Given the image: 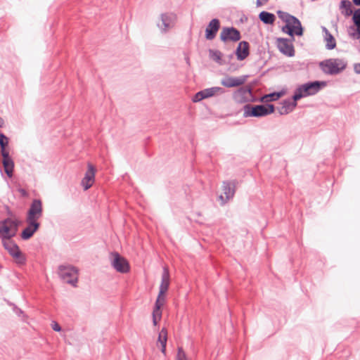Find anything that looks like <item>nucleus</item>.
Here are the masks:
<instances>
[{
    "instance_id": "nucleus-1",
    "label": "nucleus",
    "mask_w": 360,
    "mask_h": 360,
    "mask_svg": "<svg viewBox=\"0 0 360 360\" xmlns=\"http://www.w3.org/2000/svg\"><path fill=\"white\" fill-rule=\"evenodd\" d=\"M278 15L286 23L285 26L283 27L284 32L290 36L302 34L301 23L296 18L282 11H278Z\"/></svg>"
},
{
    "instance_id": "nucleus-2",
    "label": "nucleus",
    "mask_w": 360,
    "mask_h": 360,
    "mask_svg": "<svg viewBox=\"0 0 360 360\" xmlns=\"http://www.w3.org/2000/svg\"><path fill=\"white\" fill-rule=\"evenodd\" d=\"M319 66L325 73L335 75L345 68L346 63L340 58H330L321 62Z\"/></svg>"
},
{
    "instance_id": "nucleus-3",
    "label": "nucleus",
    "mask_w": 360,
    "mask_h": 360,
    "mask_svg": "<svg viewBox=\"0 0 360 360\" xmlns=\"http://www.w3.org/2000/svg\"><path fill=\"white\" fill-rule=\"evenodd\" d=\"M19 222L12 219H6L0 222V237L3 240L11 239L18 231Z\"/></svg>"
},
{
    "instance_id": "nucleus-4",
    "label": "nucleus",
    "mask_w": 360,
    "mask_h": 360,
    "mask_svg": "<svg viewBox=\"0 0 360 360\" xmlns=\"http://www.w3.org/2000/svg\"><path fill=\"white\" fill-rule=\"evenodd\" d=\"M274 107L271 104L269 105H259L255 106H245V117H262L274 112Z\"/></svg>"
},
{
    "instance_id": "nucleus-5",
    "label": "nucleus",
    "mask_w": 360,
    "mask_h": 360,
    "mask_svg": "<svg viewBox=\"0 0 360 360\" xmlns=\"http://www.w3.org/2000/svg\"><path fill=\"white\" fill-rule=\"evenodd\" d=\"M170 283V276L169 269L167 266L163 267L162 276H161V283L159 289V310L160 307L163 306L166 302V292L168 290L169 285Z\"/></svg>"
},
{
    "instance_id": "nucleus-6",
    "label": "nucleus",
    "mask_w": 360,
    "mask_h": 360,
    "mask_svg": "<svg viewBox=\"0 0 360 360\" xmlns=\"http://www.w3.org/2000/svg\"><path fill=\"white\" fill-rule=\"evenodd\" d=\"M59 275L63 280L72 285H75L77 282V270L72 266H60Z\"/></svg>"
},
{
    "instance_id": "nucleus-7",
    "label": "nucleus",
    "mask_w": 360,
    "mask_h": 360,
    "mask_svg": "<svg viewBox=\"0 0 360 360\" xmlns=\"http://www.w3.org/2000/svg\"><path fill=\"white\" fill-rule=\"evenodd\" d=\"M319 89V84L317 82L306 84L300 87L293 96V100L297 101L302 97L313 95Z\"/></svg>"
},
{
    "instance_id": "nucleus-8",
    "label": "nucleus",
    "mask_w": 360,
    "mask_h": 360,
    "mask_svg": "<svg viewBox=\"0 0 360 360\" xmlns=\"http://www.w3.org/2000/svg\"><path fill=\"white\" fill-rule=\"evenodd\" d=\"M3 245L17 263L22 264L24 262L25 257L20 252L18 246L14 243L13 240L11 239L3 240Z\"/></svg>"
},
{
    "instance_id": "nucleus-9",
    "label": "nucleus",
    "mask_w": 360,
    "mask_h": 360,
    "mask_svg": "<svg viewBox=\"0 0 360 360\" xmlns=\"http://www.w3.org/2000/svg\"><path fill=\"white\" fill-rule=\"evenodd\" d=\"M96 172V167L91 163L88 162L87 170L84 174V176L81 181V185L84 191L89 189L94 184Z\"/></svg>"
},
{
    "instance_id": "nucleus-10",
    "label": "nucleus",
    "mask_w": 360,
    "mask_h": 360,
    "mask_svg": "<svg viewBox=\"0 0 360 360\" xmlns=\"http://www.w3.org/2000/svg\"><path fill=\"white\" fill-rule=\"evenodd\" d=\"M42 213L41 202L39 200H33L29 210L27 221H37Z\"/></svg>"
},
{
    "instance_id": "nucleus-11",
    "label": "nucleus",
    "mask_w": 360,
    "mask_h": 360,
    "mask_svg": "<svg viewBox=\"0 0 360 360\" xmlns=\"http://www.w3.org/2000/svg\"><path fill=\"white\" fill-rule=\"evenodd\" d=\"M248 75H243L238 77L226 76L221 79V84L227 88L238 87L244 84L248 80Z\"/></svg>"
},
{
    "instance_id": "nucleus-12",
    "label": "nucleus",
    "mask_w": 360,
    "mask_h": 360,
    "mask_svg": "<svg viewBox=\"0 0 360 360\" xmlns=\"http://www.w3.org/2000/svg\"><path fill=\"white\" fill-rule=\"evenodd\" d=\"M235 182H224L222 186L223 193L219 196V200L222 205L233 198L235 193Z\"/></svg>"
},
{
    "instance_id": "nucleus-13",
    "label": "nucleus",
    "mask_w": 360,
    "mask_h": 360,
    "mask_svg": "<svg viewBox=\"0 0 360 360\" xmlns=\"http://www.w3.org/2000/svg\"><path fill=\"white\" fill-rule=\"evenodd\" d=\"M176 20V15L172 13H163L161 15V25L159 24V29L162 32H167L172 28Z\"/></svg>"
},
{
    "instance_id": "nucleus-14",
    "label": "nucleus",
    "mask_w": 360,
    "mask_h": 360,
    "mask_svg": "<svg viewBox=\"0 0 360 360\" xmlns=\"http://www.w3.org/2000/svg\"><path fill=\"white\" fill-rule=\"evenodd\" d=\"M220 39L224 42L227 41H237L240 39V34L236 28L224 27L220 33Z\"/></svg>"
},
{
    "instance_id": "nucleus-15",
    "label": "nucleus",
    "mask_w": 360,
    "mask_h": 360,
    "mask_svg": "<svg viewBox=\"0 0 360 360\" xmlns=\"http://www.w3.org/2000/svg\"><path fill=\"white\" fill-rule=\"evenodd\" d=\"M276 45L278 50L284 55L292 57L295 55V49L292 44L286 39H277Z\"/></svg>"
},
{
    "instance_id": "nucleus-16",
    "label": "nucleus",
    "mask_w": 360,
    "mask_h": 360,
    "mask_svg": "<svg viewBox=\"0 0 360 360\" xmlns=\"http://www.w3.org/2000/svg\"><path fill=\"white\" fill-rule=\"evenodd\" d=\"M113 267L119 272L126 273L129 270V265L127 261L117 253L113 254Z\"/></svg>"
},
{
    "instance_id": "nucleus-17",
    "label": "nucleus",
    "mask_w": 360,
    "mask_h": 360,
    "mask_svg": "<svg viewBox=\"0 0 360 360\" xmlns=\"http://www.w3.org/2000/svg\"><path fill=\"white\" fill-rule=\"evenodd\" d=\"M220 22L218 19L212 20L205 29V37L208 40L213 39L219 30Z\"/></svg>"
},
{
    "instance_id": "nucleus-18",
    "label": "nucleus",
    "mask_w": 360,
    "mask_h": 360,
    "mask_svg": "<svg viewBox=\"0 0 360 360\" xmlns=\"http://www.w3.org/2000/svg\"><path fill=\"white\" fill-rule=\"evenodd\" d=\"M1 156L4 172L7 176L11 178L13 174L14 162L10 157L9 153L1 154Z\"/></svg>"
},
{
    "instance_id": "nucleus-19",
    "label": "nucleus",
    "mask_w": 360,
    "mask_h": 360,
    "mask_svg": "<svg viewBox=\"0 0 360 360\" xmlns=\"http://www.w3.org/2000/svg\"><path fill=\"white\" fill-rule=\"evenodd\" d=\"M27 227L21 233V237L24 240L30 238L39 226V224L37 221H27Z\"/></svg>"
},
{
    "instance_id": "nucleus-20",
    "label": "nucleus",
    "mask_w": 360,
    "mask_h": 360,
    "mask_svg": "<svg viewBox=\"0 0 360 360\" xmlns=\"http://www.w3.org/2000/svg\"><path fill=\"white\" fill-rule=\"evenodd\" d=\"M236 54L240 60H244L249 55V44L247 41H240L236 49Z\"/></svg>"
},
{
    "instance_id": "nucleus-21",
    "label": "nucleus",
    "mask_w": 360,
    "mask_h": 360,
    "mask_svg": "<svg viewBox=\"0 0 360 360\" xmlns=\"http://www.w3.org/2000/svg\"><path fill=\"white\" fill-rule=\"evenodd\" d=\"M352 20L354 22V25L356 26V29L352 28L354 30L353 32L350 33V35L354 39L360 38V8L356 10L352 16Z\"/></svg>"
},
{
    "instance_id": "nucleus-22",
    "label": "nucleus",
    "mask_w": 360,
    "mask_h": 360,
    "mask_svg": "<svg viewBox=\"0 0 360 360\" xmlns=\"http://www.w3.org/2000/svg\"><path fill=\"white\" fill-rule=\"evenodd\" d=\"M296 101H284L281 103V107L278 108V112L281 115H286L289 112H292L294 108L296 107Z\"/></svg>"
},
{
    "instance_id": "nucleus-23",
    "label": "nucleus",
    "mask_w": 360,
    "mask_h": 360,
    "mask_svg": "<svg viewBox=\"0 0 360 360\" xmlns=\"http://www.w3.org/2000/svg\"><path fill=\"white\" fill-rule=\"evenodd\" d=\"M167 341V331L162 328L159 333V342L161 345V352L164 356L165 360L167 359V352H166V345Z\"/></svg>"
},
{
    "instance_id": "nucleus-24",
    "label": "nucleus",
    "mask_w": 360,
    "mask_h": 360,
    "mask_svg": "<svg viewBox=\"0 0 360 360\" xmlns=\"http://www.w3.org/2000/svg\"><path fill=\"white\" fill-rule=\"evenodd\" d=\"M204 98H210L217 94H221L224 93L222 88L219 86H214L209 89H206L202 91Z\"/></svg>"
},
{
    "instance_id": "nucleus-25",
    "label": "nucleus",
    "mask_w": 360,
    "mask_h": 360,
    "mask_svg": "<svg viewBox=\"0 0 360 360\" xmlns=\"http://www.w3.org/2000/svg\"><path fill=\"white\" fill-rule=\"evenodd\" d=\"M259 18L264 23L270 25H272L276 20V17L274 14L266 11L261 12L259 15Z\"/></svg>"
},
{
    "instance_id": "nucleus-26",
    "label": "nucleus",
    "mask_w": 360,
    "mask_h": 360,
    "mask_svg": "<svg viewBox=\"0 0 360 360\" xmlns=\"http://www.w3.org/2000/svg\"><path fill=\"white\" fill-rule=\"evenodd\" d=\"M352 4L349 1L343 0L340 4L341 12L345 16H349L353 13L352 10Z\"/></svg>"
},
{
    "instance_id": "nucleus-27",
    "label": "nucleus",
    "mask_w": 360,
    "mask_h": 360,
    "mask_svg": "<svg viewBox=\"0 0 360 360\" xmlns=\"http://www.w3.org/2000/svg\"><path fill=\"white\" fill-rule=\"evenodd\" d=\"M8 145V138L6 137L4 134L1 133L0 134L1 154L9 153Z\"/></svg>"
},
{
    "instance_id": "nucleus-28",
    "label": "nucleus",
    "mask_w": 360,
    "mask_h": 360,
    "mask_svg": "<svg viewBox=\"0 0 360 360\" xmlns=\"http://www.w3.org/2000/svg\"><path fill=\"white\" fill-rule=\"evenodd\" d=\"M326 46L328 49L331 50L335 48L336 42L335 38L328 32H326Z\"/></svg>"
},
{
    "instance_id": "nucleus-29",
    "label": "nucleus",
    "mask_w": 360,
    "mask_h": 360,
    "mask_svg": "<svg viewBox=\"0 0 360 360\" xmlns=\"http://www.w3.org/2000/svg\"><path fill=\"white\" fill-rule=\"evenodd\" d=\"M284 94L283 92H275L269 94H266L262 98L263 102H269L273 101H276L283 96Z\"/></svg>"
},
{
    "instance_id": "nucleus-30",
    "label": "nucleus",
    "mask_w": 360,
    "mask_h": 360,
    "mask_svg": "<svg viewBox=\"0 0 360 360\" xmlns=\"http://www.w3.org/2000/svg\"><path fill=\"white\" fill-rule=\"evenodd\" d=\"M251 89L250 88H240L235 92L234 96L239 101H245L243 99H240V97H243L246 94H250Z\"/></svg>"
},
{
    "instance_id": "nucleus-31",
    "label": "nucleus",
    "mask_w": 360,
    "mask_h": 360,
    "mask_svg": "<svg viewBox=\"0 0 360 360\" xmlns=\"http://www.w3.org/2000/svg\"><path fill=\"white\" fill-rule=\"evenodd\" d=\"M209 55L211 59L221 63L222 53L219 51L210 50Z\"/></svg>"
},
{
    "instance_id": "nucleus-32",
    "label": "nucleus",
    "mask_w": 360,
    "mask_h": 360,
    "mask_svg": "<svg viewBox=\"0 0 360 360\" xmlns=\"http://www.w3.org/2000/svg\"><path fill=\"white\" fill-rule=\"evenodd\" d=\"M176 360H189L181 347L178 349Z\"/></svg>"
},
{
    "instance_id": "nucleus-33",
    "label": "nucleus",
    "mask_w": 360,
    "mask_h": 360,
    "mask_svg": "<svg viewBox=\"0 0 360 360\" xmlns=\"http://www.w3.org/2000/svg\"><path fill=\"white\" fill-rule=\"evenodd\" d=\"M202 99H205V98H204L203 94H202V91H200L198 92L194 96V97L193 98V102H198V101H200Z\"/></svg>"
},
{
    "instance_id": "nucleus-34",
    "label": "nucleus",
    "mask_w": 360,
    "mask_h": 360,
    "mask_svg": "<svg viewBox=\"0 0 360 360\" xmlns=\"http://www.w3.org/2000/svg\"><path fill=\"white\" fill-rule=\"evenodd\" d=\"M157 311H158V299L156 300V301L155 302V306H154V309H153V323H154V325L157 324L156 316H155V314H156Z\"/></svg>"
},
{
    "instance_id": "nucleus-35",
    "label": "nucleus",
    "mask_w": 360,
    "mask_h": 360,
    "mask_svg": "<svg viewBox=\"0 0 360 360\" xmlns=\"http://www.w3.org/2000/svg\"><path fill=\"white\" fill-rule=\"evenodd\" d=\"M51 326H52L53 330H54L55 331H60V330H61L60 326L56 322H53L51 324Z\"/></svg>"
},
{
    "instance_id": "nucleus-36",
    "label": "nucleus",
    "mask_w": 360,
    "mask_h": 360,
    "mask_svg": "<svg viewBox=\"0 0 360 360\" xmlns=\"http://www.w3.org/2000/svg\"><path fill=\"white\" fill-rule=\"evenodd\" d=\"M269 0H257V6L258 7L266 4Z\"/></svg>"
},
{
    "instance_id": "nucleus-37",
    "label": "nucleus",
    "mask_w": 360,
    "mask_h": 360,
    "mask_svg": "<svg viewBox=\"0 0 360 360\" xmlns=\"http://www.w3.org/2000/svg\"><path fill=\"white\" fill-rule=\"evenodd\" d=\"M18 191L22 196L26 197L27 195V191L23 188H19Z\"/></svg>"
},
{
    "instance_id": "nucleus-38",
    "label": "nucleus",
    "mask_w": 360,
    "mask_h": 360,
    "mask_svg": "<svg viewBox=\"0 0 360 360\" xmlns=\"http://www.w3.org/2000/svg\"><path fill=\"white\" fill-rule=\"evenodd\" d=\"M356 72L360 73V64H357L354 67Z\"/></svg>"
},
{
    "instance_id": "nucleus-39",
    "label": "nucleus",
    "mask_w": 360,
    "mask_h": 360,
    "mask_svg": "<svg viewBox=\"0 0 360 360\" xmlns=\"http://www.w3.org/2000/svg\"><path fill=\"white\" fill-rule=\"evenodd\" d=\"M4 120L3 118L0 117V127H3L4 126Z\"/></svg>"
},
{
    "instance_id": "nucleus-40",
    "label": "nucleus",
    "mask_w": 360,
    "mask_h": 360,
    "mask_svg": "<svg viewBox=\"0 0 360 360\" xmlns=\"http://www.w3.org/2000/svg\"><path fill=\"white\" fill-rule=\"evenodd\" d=\"M353 2L356 6H360V0H353Z\"/></svg>"
}]
</instances>
